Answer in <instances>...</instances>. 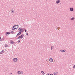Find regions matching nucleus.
<instances>
[{
  "mask_svg": "<svg viewBox=\"0 0 75 75\" xmlns=\"http://www.w3.org/2000/svg\"><path fill=\"white\" fill-rule=\"evenodd\" d=\"M73 68L74 69H75V65H74V66H73Z\"/></svg>",
  "mask_w": 75,
  "mask_h": 75,
  "instance_id": "nucleus-24",
  "label": "nucleus"
},
{
  "mask_svg": "<svg viewBox=\"0 0 75 75\" xmlns=\"http://www.w3.org/2000/svg\"><path fill=\"white\" fill-rule=\"evenodd\" d=\"M50 75H53V74H51Z\"/></svg>",
  "mask_w": 75,
  "mask_h": 75,
  "instance_id": "nucleus-33",
  "label": "nucleus"
},
{
  "mask_svg": "<svg viewBox=\"0 0 75 75\" xmlns=\"http://www.w3.org/2000/svg\"><path fill=\"white\" fill-rule=\"evenodd\" d=\"M14 33V32L13 31H11V34H13V33Z\"/></svg>",
  "mask_w": 75,
  "mask_h": 75,
  "instance_id": "nucleus-27",
  "label": "nucleus"
},
{
  "mask_svg": "<svg viewBox=\"0 0 75 75\" xmlns=\"http://www.w3.org/2000/svg\"><path fill=\"white\" fill-rule=\"evenodd\" d=\"M71 20H74V17L71 18Z\"/></svg>",
  "mask_w": 75,
  "mask_h": 75,
  "instance_id": "nucleus-19",
  "label": "nucleus"
},
{
  "mask_svg": "<svg viewBox=\"0 0 75 75\" xmlns=\"http://www.w3.org/2000/svg\"><path fill=\"white\" fill-rule=\"evenodd\" d=\"M2 54H3V53H4V50H3L2 51Z\"/></svg>",
  "mask_w": 75,
  "mask_h": 75,
  "instance_id": "nucleus-23",
  "label": "nucleus"
},
{
  "mask_svg": "<svg viewBox=\"0 0 75 75\" xmlns=\"http://www.w3.org/2000/svg\"><path fill=\"white\" fill-rule=\"evenodd\" d=\"M22 28H19V29H18V30H19L20 31V30H21V29H22Z\"/></svg>",
  "mask_w": 75,
  "mask_h": 75,
  "instance_id": "nucleus-20",
  "label": "nucleus"
},
{
  "mask_svg": "<svg viewBox=\"0 0 75 75\" xmlns=\"http://www.w3.org/2000/svg\"><path fill=\"white\" fill-rule=\"evenodd\" d=\"M23 31L24 30H23V29H22L20 30V33H21L23 32Z\"/></svg>",
  "mask_w": 75,
  "mask_h": 75,
  "instance_id": "nucleus-12",
  "label": "nucleus"
},
{
  "mask_svg": "<svg viewBox=\"0 0 75 75\" xmlns=\"http://www.w3.org/2000/svg\"><path fill=\"white\" fill-rule=\"evenodd\" d=\"M5 47H8V46L6 44L5 45Z\"/></svg>",
  "mask_w": 75,
  "mask_h": 75,
  "instance_id": "nucleus-21",
  "label": "nucleus"
},
{
  "mask_svg": "<svg viewBox=\"0 0 75 75\" xmlns=\"http://www.w3.org/2000/svg\"><path fill=\"white\" fill-rule=\"evenodd\" d=\"M25 32H27V30H25Z\"/></svg>",
  "mask_w": 75,
  "mask_h": 75,
  "instance_id": "nucleus-32",
  "label": "nucleus"
},
{
  "mask_svg": "<svg viewBox=\"0 0 75 75\" xmlns=\"http://www.w3.org/2000/svg\"><path fill=\"white\" fill-rule=\"evenodd\" d=\"M21 34V32H19V33H18L17 35H16V37H18V35H20Z\"/></svg>",
  "mask_w": 75,
  "mask_h": 75,
  "instance_id": "nucleus-2",
  "label": "nucleus"
},
{
  "mask_svg": "<svg viewBox=\"0 0 75 75\" xmlns=\"http://www.w3.org/2000/svg\"><path fill=\"white\" fill-rule=\"evenodd\" d=\"M70 11H74V8H70Z\"/></svg>",
  "mask_w": 75,
  "mask_h": 75,
  "instance_id": "nucleus-5",
  "label": "nucleus"
},
{
  "mask_svg": "<svg viewBox=\"0 0 75 75\" xmlns=\"http://www.w3.org/2000/svg\"><path fill=\"white\" fill-rule=\"evenodd\" d=\"M49 74H47V75H49Z\"/></svg>",
  "mask_w": 75,
  "mask_h": 75,
  "instance_id": "nucleus-34",
  "label": "nucleus"
},
{
  "mask_svg": "<svg viewBox=\"0 0 75 75\" xmlns=\"http://www.w3.org/2000/svg\"><path fill=\"white\" fill-rule=\"evenodd\" d=\"M10 34V32H6V33L5 34L6 35H8L7 34L9 35Z\"/></svg>",
  "mask_w": 75,
  "mask_h": 75,
  "instance_id": "nucleus-10",
  "label": "nucleus"
},
{
  "mask_svg": "<svg viewBox=\"0 0 75 75\" xmlns=\"http://www.w3.org/2000/svg\"><path fill=\"white\" fill-rule=\"evenodd\" d=\"M16 26H18V25H15L14 26H13V27H16Z\"/></svg>",
  "mask_w": 75,
  "mask_h": 75,
  "instance_id": "nucleus-14",
  "label": "nucleus"
},
{
  "mask_svg": "<svg viewBox=\"0 0 75 75\" xmlns=\"http://www.w3.org/2000/svg\"><path fill=\"white\" fill-rule=\"evenodd\" d=\"M11 11H12V13H14V11L13 9H12L11 10Z\"/></svg>",
  "mask_w": 75,
  "mask_h": 75,
  "instance_id": "nucleus-15",
  "label": "nucleus"
},
{
  "mask_svg": "<svg viewBox=\"0 0 75 75\" xmlns=\"http://www.w3.org/2000/svg\"><path fill=\"white\" fill-rule=\"evenodd\" d=\"M21 36V39L22 38H23V37H24V34H22L20 36Z\"/></svg>",
  "mask_w": 75,
  "mask_h": 75,
  "instance_id": "nucleus-7",
  "label": "nucleus"
},
{
  "mask_svg": "<svg viewBox=\"0 0 75 75\" xmlns=\"http://www.w3.org/2000/svg\"><path fill=\"white\" fill-rule=\"evenodd\" d=\"M52 49H53V46L51 47V50H52Z\"/></svg>",
  "mask_w": 75,
  "mask_h": 75,
  "instance_id": "nucleus-22",
  "label": "nucleus"
},
{
  "mask_svg": "<svg viewBox=\"0 0 75 75\" xmlns=\"http://www.w3.org/2000/svg\"><path fill=\"white\" fill-rule=\"evenodd\" d=\"M12 74V73H11V75Z\"/></svg>",
  "mask_w": 75,
  "mask_h": 75,
  "instance_id": "nucleus-35",
  "label": "nucleus"
},
{
  "mask_svg": "<svg viewBox=\"0 0 75 75\" xmlns=\"http://www.w3.org/2000/svg\"><path fill=\"white\" fill-rule=\"evenodd\" d=\"M21 74H23V71H21Z\"/></svg>",
  "mask_w": 75,
  "mask_h": 75,
  "instance_id": "nucleus-17",
  "label": "nucleus"
},
{
  "mask_svg": "<svg viewBox=\"0 0 75 75\" xmlns=\"http://www.w3.org/2000/svg\"><path fill=\"white\" fill-rule=\"evenodd\" d=\"M56 2L57 4H58V3H60V0H57V1H56Z\"/></svg>",
  "mask_w": 75,
  "mask_h": 75,
  "instance_id": "nucleus-4",
  "label": "nucleus"
},
{
  "mask_svg": "<svg viewBox=\"0 0 75 75\" xmlns=\"http://www.w3.org/2000/svg\"><path fill=\"white\" fill-rule=\"evenodd\" d=\"M20 38H21V36H19V37L18 38H17V39H20Z\"/></svg>",
  "mask_w": 75,
  "mask_h": 75,
  "instance_id": "nucleus-18",
  "label": "nucleus"
},
{
  "mask_svg": "<svg viewBox=\"0 0 75 75\" xmlns=\"http://www.w3.org/2000/svg\"><path fill=\"white\" fill-rule=\"evenodd\" d=\"M26 35H28V33H26Z\"/></svg>",
  "mask_w": 75,
  "mask_h": 75,
  "instance_id": "nucleus-30",
  "label": "nucleus"
},
{
  "mask_svg": "<svg viewBox=\"0 0 75 75\" xmlns=\"http://www.w3.org/2000/svg\"><path fill=\"white\" fill-rule=\"evenodd\" d=\"M17 60H18V59L16 58H14L13 59V61L14 62H17Z\"/></svg>",
  "mask_w": 75,
  "mask_h": 75,
  "instance_id": "nucleus-1",
  "label": "nucleus"
},
{
  "mask_svg": "<svg viewBox=\"0 0 75 75\" xmlns=\"http://www.w3.org/2000/svg\"><path fill=\"white\" fill-rule=\"evenodd\" d=\"M41 72L42 74L43 75H44L45 74V73H44V71H41Z\"/></svg>",
  "mask_w": 75,
  "mask_h": 75,
  "instance_id": "nucleus-13",
  "label": "nucleus"
},
{
  "mask_svg": "<svg viewBox=\"0 0 75 75\" xmlns=\"http://www.w3.org/2000/svg\"><path fill=\"white\" fill-rule=\"evenodd\" d=\"M49 61L50 62H53V59L50 58L49 59Z\"/></svg>",
  "mask_w": 75,
  "mask_h": 75,
  "instance_id": "nucleus-6",
  "label": "nucleus"
},
{
  "mask_svg": "<svg viewBox=\"0 0 75 75\" xmlns=\"http://www.w3.org/2000/svg\"><path fill=\"white\" fill-rule=\"evenodd\" d=\"M12 30H15V28H14V27H13V28H12Z\"/></svg>",
  "mask_w": 75,
  "mask_h": 75,
  "instance_id": "nucleus-16",
  "label": "nucleus"
},
{
  "mask_svg": "<svg viewBox=\"0 0 75 75\" xmlns=\"http://www.w3.org/2000/svg\"><path fill=\"white\" fill-rule=\"evenodd\" d=\"M17 28H18V27L17 28H15V29H17Z\"/></svg>",
  "mask_w": 75,
  "mask_h": 75,
  "instance_id": "nucleus-31",
  "label": "nucleus"
},
{
  "mask_svg": "<svg viewBox=\"0 0 75 75\" xmlns=\"http://www.w3.org/2000/svg\"><path fill=\"white\" fill-rule=\"evenodd\" d=\"M10 42L11 44H15V42H13V41L12 40H11Z\"/></svg>",
  "mask_w": 75,
  "mask_h": 75,
  "instance_id": "nucleus-3",
  "label": "nucleus"
},
{
  "mask_svg": "<svg viewBox=\"0 0 75 75\" xmlns=\"http://www.w3.org/2000/svg\"><path fill=\"white\" fill-rule=\"evenodd\" d=\"M18 75H20V74H21V72L20 71H18Z\"/></svg>",
  "mask_w": 75,
  "mask_h": 75,
  "instance_id": "nucleus-11",
  "label": "nucleus"
},
{
  "mask_svg": "<svg viewBox=\"0 0 75 75\" xmlns=\"http://www.w3.org/2000/svg\"><path fill=\"white\" fill-rule=\"evenodd\" d=\"M58 72H54V75H57L58 74Z\"/></svg>",
  "mask_w": 75,
  "mask_h": 75,
  "instance_id": "nucleus-8",
  "label": "nucleus"
},
{
  "mask_svg": "<svg viewBox=\"0 0 75 75\" xmlns=\"http://www.w3.org/2000/svg\"><path fill=\"white\" fill-rule=\"evenodd\" d=\"M3 54V53L2 51L0 52V54Z\"/></svg>",
  "mask_w": 75,
  "mask_h": 75,
  "instance_id": "nucleus-29",
  "label": "nucleus"
},
{
  "mask_svg": "<svg viewBox=\"0 0 75 75\" xmlns=\"http://www.w3.org/2000/svg\"><path fill=\"white\" fill-rule=\"evenodd\" d=\"M60 51H61V52H65V51H66V50H60Z\"/></svg>",
  "mask_w": 75,
  "mask_h": 75,
  "instance_id": "nucleus-9",
  "label": "nucleus"
},
{
  "mask_svg": "<svg viewBox=\"0 0 75 75\" xmlns=\"http://www.w3.org/2000/svg\"><path fill=\"white\" fill-rule=\"evenodd\" d=\"M20 41H21V40H19L18 41V42H20Z\"/></svg>",
  "mask_w": 75,
  "mask_h": 75,
  "instance_id": "nucleus-25",
  "label": "nucleus"
},
{
  "mask_svg": "<svg viewBox=\"0 0 75 75\" xmlns=\"http://www.w3.org/2000/svg\"><path fill=\"white\" fill-rule=\"evenodd\" d=\"M0 41H2V39L1 38V37H0Z\"/></svg>",
  "mask_w": 75,
  "mask_h": 75,
  "instance_id": "nucleus-26",
  "label": "nucleus"
},
{
  "mask_svg": "<svg viewBox=\"0 0 75 75\" xmlns=\"http://www.w3.org/2000/svg\"><path fill=\"white\" fill-rule=\"evenodd\" d=\"M2 40H4V38H3L2 39Z\"/></svg>",
  "mask_w": 75,
  "mask_h": 75,
  "instance_id": "nucleus-28",
  "label": "nucleus"
}]
</instances>
